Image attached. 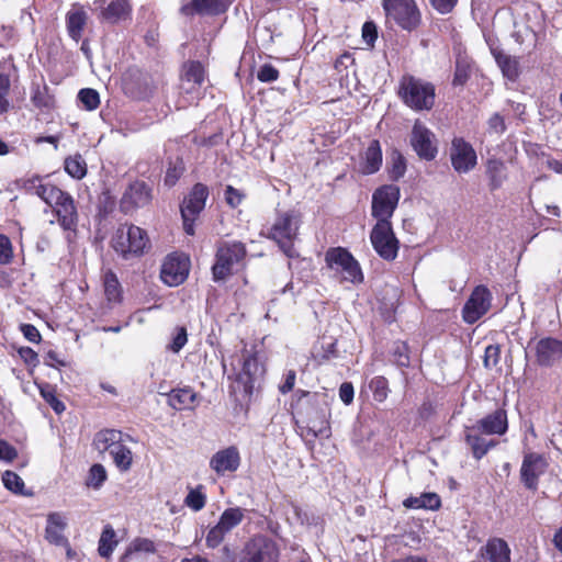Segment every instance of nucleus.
<instances>
[{"instance_id":"obj_1","label":"nucleus","mask_w":562,"mask_h":562,"mask_svg":"<svg viewBox=\"0 0 562 562\" xmlns=\"http://www.w3.org/2000/svg\"><path fill=\"white\" fill-rule=\"evenodd\" d=\"M24 188L29 193L37 195L53 209L57 222L64 231H76L78 212L75 201L69 193L53 183H43L40 177L26 180Z\"/></svg>"},{"instance_id":"obj_2","label":"nucleus","mask_w":562,"mask_h":562,"mask_svg":"<svg viewBox=\"0 0 562 562\" xmlns=\"http://www.w3.org/2000/svg\"><path fill=\"white\" fill-rule=\"evenodd\" d=\"M397 93L406 106L417 112L430 111L435 105V86L412 75L401 78Z\"/></svg>"},{"instance_id":"obj_3","label":"nucleus","mask_w":562,"mask_h":562,"mask_svg":"<svg viewBox=\"0 0 562 562\" xmlns=\"http://www.w3.org/2000/svg\"><path fill=\"white\" fill-rule=\"evenodd\" d=\"M148 237L144 229L135 225H121L115 231L111 244L113 249L123 258L130 259L144 252L148 245Z\"/></svg>"},{"instance_id":"obj_4","label":"nucleus","mask_w":562,"mask_h":562,"mask_svg":"<svg viewBox=\"0 0 562 562\" xmlns=\"http://www.w3.org/2000/svg\"><path fill=\"white\" fill-rule=\"evenodd\" d=\"M387 23H395L405 31H413L420 24V12L415 0H382Z\"/></svg>"},{"instance_id":"obj_5","label":"nucleus","mask_w":562,"mask_h":562,"mask_svg":"<svg viewBox=\"0 0 562 562\" xmlns=\"http://www.w3.org/2000/svg\"><path fill=\"white\" fill-rule=\"evenodd\" d=\"M300 221L292 212L278 214L268 237L274 240L280 249L290 258L297 256L293 248V241L297 236Z\"/></svg>"},{"instance_id":"obj_6","label":"nucleus","mask_w":562,"mask_h":562,"mask_svg":"<svg viewBox=\"0 0 562 562\" xmlns=\"http://www.w3.org/2000/svg\"><path fill=\"white\" fill-rule=\"evenodd\" d=\"M325 261L335 277L342 281L360 283L363 274L358 261L344 248H331L326 252Z\"/></svg>"},{"instance_id":"obj_7","label":"nucleus","mask_w":562,"mask_h":562,"mask_svg":"<svg viewBox=\"0 0 562 562\" xmlns=\"http://www.w3.org/2000/svg\"><path fill=\"white\" fill-rule=\"evenodd\" d=\"M246 256L245 245L240 241H222L216 251V261L212 267L214 280L226 279L235 265Z\"/></svg>"},{"instance_id":"obj_8","label":"nucleus","mask_w":562,"mask_h":562,"mask_svg":"<svg viewBox=\"0 0 562 562\" xmlns=\"http://www.w3.org/2000/svg\"><path fill=\"white\" fill-rule=\"evenodd\" d=\"M279 555L280 552L276 541L260 535L245 543L239 562H279Z\"/></svg>"},{"instance_id":"obj_9","label":"nucleus","mask_w":562,"mask_h":562,"mask_svg":"<svg viewBox=\"0 0 562 562\" xmlns=\"http://www.w3.org/2000/svg\"><path fill=\"white\" fill-rule=\"evenodd\" d=\"M246 509L240 507L226 508L220 516L215 526H213L206 537L205 543L209 548H217L234 528L241 524L245 518Z\"/></svg>"},{"instance_id":"obj_10","label":"nucleus","mask_w":562,"mask_h":562,"mask_svg":"<svg viewBox=\"0 0 562 562\" xmlns=\"http://www.w3.org/2000/svg\"><path fill=\"white\" fill-rule=\"evenodd\" d=\"M370 240L374 250L381 258L387 261H392L396 258L398 240L395 237L390 222L376 223L370 233Z\"/></svg>"},{"instance_id":"obj_11","label":"nucleus","mask_w":562,"mask_h":562,"mask_svg":"<svg viewBox=\"0 0 562 562\" xmlns=\"http://www.w3.org/2000/svg\"><path fill=\"white\" fill-rule=\"evenodd\" d=\"M400 200V189L389 184L376 189L372 195V216L376 223L390 222Z\"/></svg>"},{"instance_id":"obj_12","label":"nucleus","mask_w":562,"mask_h":562,"mask_svg":"<svg viewBox=\"0 0 562 562\" xmlns=\"http://www.w3.org/2000/svg\"><path fill=\"white\" fill-rule=\"evenodd\" d=\"M411 145L420 159L430 161L438 154L435 134L420 121H416L411 134Z\"/></svg>"},{"instance_id":"obj_13","label":"nucleus","mask_w":562,"mask_h":562,"mask_svg":"<svg viewBox=\"0 0 562 562\" xmlns=\"http://www.w3.org/2000/svg\"><path fill=\"white\" fill-rule=\"evenodd\" d=\"M94 11L101 22L119 24L132 15V4L128 0H94Z\"/></svg>"},{"instance_id":"obj_14","label":"nucleus","mask_w":562,"mask_h":562,"mask_svg":"<svg viewBox=\"0 0 562 562\" xmlns=\"http://www.w3.org/2000/svg\"><path fill=\"white\" fill-rule=\"evenodd\" d=\"M244 363L241 372L237 376V384L243 385L245 395H251L256 387H259L263 379L266 368L259 361L257 355L244 353Z\"/></svg>"},{"instance_id":"obj_15","label":"nucleus","mask_w":562,"mask_h":562,"mask_svg":"<svg viewBox=\"0 0 562 562\" xmlns=\"http://www.w3.org/2000/svg\"><path fill=\"white\" fill-rule=\"evenodd\" d=\"M492 293L484 285H477L462 308L463 319L468 324L479 321L491 307Z\"/></svg>"},{"instance_id":"obj_16","label":"nucleus","mask_w":562,"mask_h":562,"mask_svg":"<svg viewBox=\"0 0 562 562\" xmlns=\"http://www.w3.org/2000/svg\"><path fill=\"white\" fill-rule=\"evenodd\" d=\"M151 188L144 181H134L123 193L120 206L121 210L127 214L139 207L147 206L151 202Z\"/></svg>"},{"instance_id":"obj_17","label":"nucleus","mask_w":562,"mask_h":562,"mask_svg":"<svg viewBox=\"0 0 562 562\" xmlns=\"http://www.w3.org/2000/svg\"><path fill=\"white\" fill-rule=\"evenodd\" d=\"M450 159L457 172L467 173L476 166L477 158L470 143L461 137H456L451 143Z\"/></svg>"},{"instance_id":"obj_18","label":"nucleus","mask_w":562,"mask_h":562,"mask_svg":"<svg viewBox=\"0 0 562 562\" xmlns=\"http://www.w3.org/2000/svg\"><path fill=\"white\" fill-rule=\"evenodd\" d=\"M189 274V260L177 256H169L162 263L160 278L169 286L181 284Z\"/></svg>"},{"instance_id":"obj_19","label":"nucleus","mask_w":562,"mask_h":562,"mask_svg":"<svg viewBox=\"0 0 562 562\" xmlns=\"http://www.w3.org/2000/svg\"><path fill=\"white\" fill-rule=\"evenodd\" d=\"M546 467L547 462L540 454L528 453L525 456L520 469V477L527 488L537 490L538 479L544 472Z\"/></svg>"},{"instance_id":"obj_20","label":"nucleus","mask_w":562,"mask_h":562,"mask_svg":"<svg viewBox=\"0 0 562 562\" xmlns=\"http://www.w3.org/2000/svg\"><path fill=\"white\" fill-rule=\"evenodd\" d=\"M533 349L536 361L542 367H550L562 358V340L557 338H541L536 342Z\"/></svg>"},{"instance_id":"obj_21","label":"nucleus","mask_w":562,"mask_h":562,"mask_svg":"<svg viewBox=\"0 0 562 562\" xmlns=\"http://www.w3.org/2000/svg\"><path fill=\"white\" fill-rule=\"evenodd\" d=\"M240 464V456L236 447H228L214 453L210 460V468L217 474L235 472Z\"/></svg>"},{"instance_id":"obj_22","label":"nucleus","mask_w":562,"mask_h":562,"mask_svg":"<svg viewBox=\"0 0 562 562\" xmlns=\"http://www.w3.org/2000/svg\"><path fill=\"white\" fill-rule=\"evenodd\" d=\"M207 196V187L203 183H195L181 204V216H186V214L198 216L203 211Z\"/></svg>"},{"instance_id":"obj_23","label":"nucleus","mask_w":562,"mask_h":562,"mask_svg":"<svg viewBox=\"0 0 562 562\" xmlns=\"http://www.w3.org/2000/svg\"><path fill=\"white\" fill-rule=\"evenodd\" d=\"M485 435L474 425L464 429V439L470 447L473 457L476 460L482 459L491 448L496 446V441L487 439Z\"/></svg>"},{"instance_id":"obj_24","label":"nucleus","mask_w":562,"mask_h":562,"mask_svg":"<svg viewBox=\"0 0 562 562\" xmlns=\"http://www.w3.org/2000/svg\"><path fill=\"white\" fill-rule=\"evenodd\" d=\"M67 528V518L63 513L54 512L47 515L45 528V539L55 546H68V540L64 536Z\"/></svg>"},{"instance_id":"obj_25","label":"nucleus","mask_w":562,"mask_h":562,"mask_svg":"<svg viewBox=\"0 0 562 562\" xmlns=\"http://www.w3.org/2000/svg\"><path fill=\"white\" fill-rule=\"evenodd\" d=\"M204 68L199 61H188L183 65L181 74V90L186 93L195 92L203 83Z\"/></svg>"},{"instance_id":"obj_26","label":"nucleus","mask_w":562,"mask_h":562,"mask_svg":"<svg viewBox=\"0 0 562 562\" xmlns=\"http://www.w3.org/2000/svg\"><path fill=\"white\" fill-rule=\"evenodd\" d=\"M476 426L484 435H504L507 431V414L505 409L498 408L492 414L477 420Z\"/></svg>"},{"instance_id":"obj_27","label":"nucleus","mask_w":562,"mask_h":562,"mask_svg":"<svg viewBox=\"0 0 562 562\" xmlns=\"http://www.w3.org/2000/svg\"><path fill=\"white\" fill-rule=\"evenodd\" d=\"M88 15L83 7L74 4L66 15V24L69 36L79 42L87 24Z\"/></svg>"},{"instance_id":"obj_28","label":"nucleus","mask_w":562,"mask_h":562,"mask_svg":"<svg viewBox=\"0 0 562 562\" xmlns=\"http://www.w3.org/2000/svg\"><path fill=\"white\" fill-rule=\"evenodd\" d=\"M382 165V150L379 140H371L368 148L361 155L360 171L363 175L375 173Z\"/></svg>"},{"instance_id":"obj_29","label":"nucleus","mask_w":562,"mask_h":562,"mask_svg":"<svg viewBox=\"0 0 562 562\" xmlns=\"http://www.w3.org/2000/svg\"><path fill=\"white\" fill-rule=\"evenodd\" d=\"M482 554L490 562H510V549L501 538H493L482 548Z\"/></svg>"},{"instance_id":"obj_30","label":"nucleus","mask_w":562,"mask_h":562,"mask_svg":"<svg viewBox=\"0 0 562 562\" xmlns=\"http://www.w3.org/2000/svg\"><path fill=\"white\" fill-rule=\"evenodd\" d=\"M486 175L488 178V187L491 191L502 188L507 180V168L505 164L498 159H490L486 166Z\"/></svg>"},{"instance_id":"obj_31","label":"nucleus","mask_w":562,"mask_h":562,"mask_svg":"<svg viewBox=\"0 0 562 562\" xmlns=\"http://www.w3.org/2000/svg\"><path fill=\"white\" fill-rule=\"evenodd\" d=\"M492 54L503 75L512 81L516 80L519 76L518 59L496 48L492 49Z\"/></svg>"},{"instance_id":"obj_32","label":"nucleus","mask_w":562,"mask_h":562,"mask_svg":"<svg viewBox=\"0 0 562 562\" xmlns=\"http://www.w3.org/2000/svg\"><path fill=\"white\" fill-rule=\"evenodd\" d=\"M406 508L436 510L440 507L441 501L436 493H424L419 496H411L403 502Z\"/></svg>"},{"instance_id":"obj_33","label":"nucleus","mask_w":562,"mask_h":562,"mask_svg":"<svg viewBox=\"0 0 562 562\" xmlns=\"http://www.w3.org/2000/svg\"><path fill=\"white\" fill-rule=\"evenodd\" d=\"M227 0H192L190 5L182 8V11L188 12L192 9L199 14H217L227 8Z\"/></svg>"},{"instance_id":"obj_34","label":"nucleus","mask_w":562,"mask_h":562,"mask_svg":"<svg viewBox=\"0 0 562 562\" xmlns=\"http://www.w3.org/2000/svg\"><path fill=\"white\" fill-rule=\"evenodd\" d=\"M123 434L115 429H104L99 431L93 440L94 447L100 451H112V448L122 442Z\"/></svg>"},{"instance_id":"obj_35","label":"nucleus","mask_w":562,"mask_h":562,"mask_svg":"<svg viewBox=\"0 0 562 562\" xmlns=\"http://www.w3.org/2000/svg\"><path fill=\"white\" fill-rule=\"evenodd\" d=\"M196 398L195 392L191 389H177L168 394V404L175 409L190 407Z\"/></svg>"},{"instance_id":"obj_36","label":"nucleus","mask_w":562,"mask_h":562,"mask_svg":"<svg viewBox=\"0 0 562 562\" xmlns=\"http://www.w3.org/2000/svg\"><path fill=\"white\" fill-rule=\"evenodd\" d=\"M116 533L112 526L106 525L100 536L98 552L102 558H109L117 546Z\"/></svg>"},{"instance_id":"obj_37","label":"nucleus","mask_w":562,"mask_h":562,"mask_svg":"<svg viewBox=\"0 0 562 562\" xmlns=\"http://www.w3.org/2000/svg\"><path fill=\"white\" fill-rule=\"evenodd\" d=\"M110 454L120 471H128L132 467L133 454L132 451L120 442L117 446L112 448Z\"/></svg>"},{"instance_id":"obj_38","label":"nucleus","mask_w":562,"mask_h":562,"mask_svg":"<svg viewBox=\"0 0 562 562\" xmlns=\"http://www.w3.org/2000/svg\"><path fill=\"white\" fill-rule=\"evenodd\" d=\"M11 80L10 72L7 71V67L0 68V115L7 113L10 109L9 93H10Z\"/></svg>"},{"instance_id":"obj_39","label":"nucleus","mask_w":562,"mask_h":562,"mask_svg":"<svg viewBox=\"0 0 562 562\" xmlns=\"http://www.w3.org/2000/svg\"><path fill=\"white\" fill-rule=\"evenodd\" d=\"M186 170L183 159L181 157H176L175 159H170L168 161V167L165 176V184L168 187H173L177 181L181 178Z\"/></svg>"},{"instance_id":"obj_40","label":"nucleus","mask_w":562,"mask_h":562,"mask_svg":"<svg viewBox=\"0 0 562 562\" xmlns=\"http://www.w3.org/2000/svg\"><path fill=\"white\" fill-rule=\"evenodd\" d=\"M104 294L110 302H117L121 297L120 282L112 271H106L103 276Z\"/></svg>"},{"instance_id":"obj_41","label":"nucleus","mask_w":562,"mask_h":562,"mask_svg":"<svg viewBox=\"0 0 562 562\" xmlns=\"http://www.w3.org/2000/svg\"><path fill=\"white\" fill-rule=\"evenodd\" d=\"M65 170L70 177L82 179L87 173V164L80 155L70 156L65 159Z\"/></svg>"},{"instance_id":"obj_42","label":"nucleus","mask_w":562,"mask_h":562,"mask_svg":"<svg viewBox=\"0 0 562 562\" xmlns=\"http://www.w3.org/2000/svg\"><path fill=\"white\" fill-rule=\"evenodd\" d=\"M40 393L45 402L55 411L56 414H61L65 411V404L56 396V390L50 384H43L40 386Z\"/></svg>"},{"instance_id":"obj_43","label":"nucleus","mask_w":562,"mask_h":562,"mask_svg":"<svg viewBox=\"0 0 562 562\" xmlns=\"http://www.w3.org/2000/svg\"><path fill=\"white\" fill-rule=\"evenodd\" d=\"M470 78V64L465 58L459 57L456 61L453 86H463Z\"/></svg>"},{"instance_id":"obj_44","label":"nucleus","mask_w":562,"mask_h":562,"mask_svg":"<svg viewBox=\"0 0 562 562\" xmlns=\"http://www.w3.org/2000/svg\"><path fill=\"white\" fill-rule=\"evenodd\" d=\"M106 480V471L102 464H93L90 468L87 479V485L93 488H99Z\"/></svg>"},{"instance_id":"obj_45","label":"nucleus","mask_w":562,"mask_h":562,"mask_svg":"<svg viewBox=\"0 0 562 562\" xmlns=\"http://www.w3.org/2000/svg\"><path fill=\"white\" fill-rule=\"evenodd\" d=\"M78 98L87 110H95L100 104L99 93L94 89L85 88L78 93Z\"/></svg>"},{"instance_id":"obj_46","label":"nucleus","mask_w":562,"mask_h":562,"mask_svg":"<svg viewBox=\"0 0 562 562\" xmlns=\"http://www.w3.org/2000/svg\"><path fill=\"white\" fill-rule=\"evenodd\" d=\"M370 389L373 391L374 400L383 402L389 394L387 380L384 376H375L370 382Z\"/></svg>"},{"instance_id":"obj_47","label":"nucleus","mask_w":562,"mask_h":562,"mask_svg":"<svg viewBox=\"0 0 562 562\" xmlns=\"http://www.w3.org/2000/svg\"><path fill=\"white\" fill-rule=\"evenodd\" d=\"M156 551L155 543L147 538H137L126 549L124 558L130 555L132 552H146L154 553Z\"/></svg>"},{"instance_id":"obj_48","label":"nucleus","mask_w":562,"mask_h":562,"mask_svg":"<svg viewBox=\"0 0 562 562\" xmlns=\"http://www.w3.org/2000/svg\"><path fill=\"white\" fill-rule=\"evenodd\" d=\"M184 503L188 507L193 509L194 512L201 510L206 503L205 495L200 491V488L191 490L186 499Z\"/></svg>"},{"instance_id":"obj_49","label":"nucleus","mask_w":562,"mask_h":562,"mask_svg":"<svg viewBox=\"0 0 562 562\" xmlns=\"http://www.w3.org/2000/svg\"><path fill=\"white\" fill-rule=\"evenodd\" d=\"M2 482L8 490L14 493H21L22 488L24 487V482L22 479L12 471H5L2 474Z\"/></svg>"},{"instance_id":"obj_50","label":"nucleus","mask_w":562,"mask_h":562,"mask_svg":"<svg viewBox=\"0 0 562 562\" xmlns=\"http://www.w3.org/2000/svg\"><path fill=\"white\" fill-rule=\"evenodd\" d=\"M393 358H394V362L397 366L408 367L409 366L408 346L403 341L396 342L393 348Z\"/></svg>"},{"instance_id":"obj_51","label":"nucleus","mask_w":562,"mask_h":562,"mask_svg":"<svg viewBox=\"0 0 562 562\" xmlns=\"http://www.w3.org/2000/svg\"><path fill=\"white\" fill-rule=\"evenodd\" d=\"M501 359V348L497 345H488L485 348L484 353V367L486 369H492L496 367Z\"/></svg>"},{"instance_id":"obj_52","label":"nucleus","mask_w":562,"mask_h":562,"mask_svg":"<svg viewBox=\"0 0 562 562\" xmlns=\"http://www.w3.org/2000/svg\"><path fill=\"white\" fill-rule=\"evenodd\" d=\"M13 257V249L12 244L10 239L3 235L0 234V263L7 265L11 261Z\"/></svg>"},{"instance_id":"obj_53","label":"nucleus","mask_w":562,"mask_h":562,"mask_svg":"<svg viewBox=\"0 0 562 562\" xmlns=\"http://www.w3.org/2000/svg\"><path fill=\"white\" fill-rule=\"evenodd\" d=\"M257 78L261 82H273L279 78V71L270 64H265L258 71Z\"/></svg>"},{"instance_id":"obj_54","label":"nucleus","mask_w":562,"mask_h":562,"mask_svg":"<svg viewBox=\"0 0 562 562\" xmlns=\"http://www.w3.org/2000/svg\"><path fill=\"white\" fill-rule=\"evenodd\" d=\"M406 170V164L404 157L400 153H394L393 165L391 169V177L395 180L404 176Z\"/></svg>"},{"instance_id":"obj_55","label":"nucleus","mask_w":562,"mask_h":562,"mask_svg":"<svg viewBox=\"0 0 562 562\" xmlns=\"http://www.w3.org/2000/svg\"><path fill=\"white\" fill-rule=\"evenodd\" d=\"M488 132L497 135L503 134L506 131V124L504 117L498 113L493 114L487 122Z\"/></svg>"},{"instance_id":"obj_56","label":"nucleus","mask_w":562,"mask_h":562,"mask_svg":"<svg viewBox=\"0 0 562 562\" xmlns=\"http://www.w3.org/2000/svg\"><path fill=\"white\" fill-rule=\"evenodd\" d=\"M378 37L376 25L373 22H366L362 26V38L369 45L373 46Z\"/></svg>"},{"instance_id":"obj_57","label":"nucleus","mask_w":562,"mask_h":562,"mask_svg":"<svg viewBox=\"0 0 562 562\" xmlns=\"http://www.w3.org/2000/svg\"><path fill=\"white\" fill-rule=\"evenodd\" d=\"M188 341L187 329L184 327L178 328L176 336L172 339L170 349L173 352H179Z\"/></svg>"},{"instance_id":"obj_58","label":"nucleus","mask_w":562,"mask_h":562,"mask_svg":"<svg viewBox=\"0 0 562 562\" xmlns=\"http://www.w3.org/2000/svg\"><path fill=\"white\" fill-rule=\"evenodd\" d=\"M308 431L312 432L314 437L327 436L328 426L326 422V415L324 412L322 413L319 426H317L314 422L308 423Z\"/></svg>"},{"instance_id":"obj_59","label":"nucleus","mask_w":562,"mask_h":562,"mask_svg":"<svg viewBox=\"0 0 562 562\" xmlns=\"http://www.w3.org/2000/svg\"><path fill=\"white\" fill-rule=\"evenodd\" d=\"M225 200L228 205L236 207L241 203L243 194L232 186H227L225 189Z\"/></svg>"},{"instance_id":"obj_60","label":"nucleus","mask_w":562,"mask_h":562,"mask_svg":"<svg viewBox=\"0 0 562 562\" xmlns=\"http://www.w3.org/2000/svg\"><path fill=\"white\" fill-rule=\"evenodd\" d=\"M20 357L23 359V361L29 364L36 367L38 364V356L37 353L30 347H22L19 350Z\"/></svg>"},{"instance_id":"obj_61","label":"nucleus","mask_w":562,"mask_h":562,"mask_svg":"<svg viewBox=\"0 0 562 562\" xmlns=\"http://www.w3.org/2000/svg\"><path fill=\"white\" fill-rule=\"evenodd\" d=\"M353 64L355 58L350 53L346 52L336 59L334 66L337 71L341 72L342 70H347L349 67L353 66Z\"/></svg>"},{"instance_id":"obj_62","label":"nucleus","mask_w":562,"mask_h":562,"mask_svg":"<svg viewBox=\"0 0 562 562\" xmlns=\"http://www.w3.org/2000/svg\"><path fill=\"white\" fill-rule=\"evenodd\" d=\"M21 331L23 333L24 337L31 341V342H40L41 340V334L38 329L31 324H22L21 325Z\"/></svg>"},{"instance_id":"obj_63","label":"nucleus","mask_w":562,"mask_h":562,"mask_svg":"<svg viewBox=\"0 0 562 562\" xmlns=\"http://www.w3.org/2000/svg\"><path fill=\"white\" fill-rule=\"evenodd\" d=\"M295 380H296L295 371L294 370H289L285 373L283 383L280 384V386H279L280 392L282 394H286V393L291 392L293 390V387H294Z\"/></svg>"},{"instance_id":"obj_64","label":"nucleus","mask_w":562,"mask_h":562,"mask_svg":"<svg viewBox=\"0 0 562 562\" xmlns=\"http://www.w3.org/2000/svg\"><path fill=\"white\" fill-rule=\"evenodd\" d=\"M18 456L16 450L8 442L0 440V460L12 461Z\"/></svg>"}]
</instances>
